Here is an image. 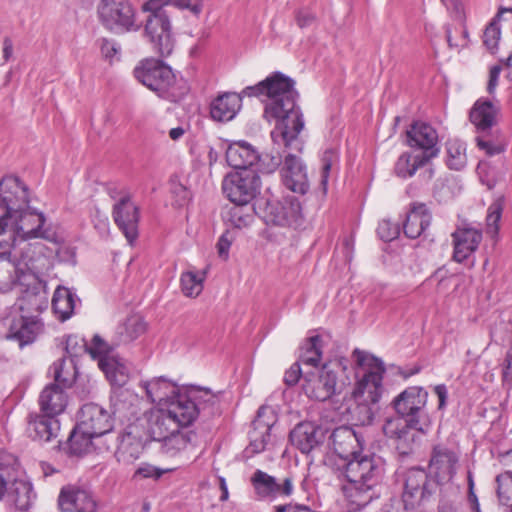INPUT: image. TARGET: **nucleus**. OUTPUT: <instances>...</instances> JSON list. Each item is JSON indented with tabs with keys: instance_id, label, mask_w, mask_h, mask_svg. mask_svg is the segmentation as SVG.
Instances as JSON below:
<instances>
[{
	"instance_id": "obj_29",
	"label": "nucleus",
	"mask_w": 512,
	"mask_h": 512,
	"mask_svg": "<svg viewBox=\"0 0 512 512\" xmlns=\"http://www.w3.org/2000/svg\"><path fill=\"white\" fill-rule=\"evenodd\" d=\"M141 386L152 403L167 407L181 392L175 382L165 377H157L150 381L142 382Z\"/></svg>"
},
{
	"instance_id": "obj_28",
	"label": "nucleus",
	"mask_w": 512,
	"mask_h": 512,
	"mask_svg": "<svg viewBox=\"0 0 512 512\" xmlns=\"http://www.w3.org/2000/svg\"><path fill=\"white\" fill-rule=\"evenodd\" d=\"M57 416L44 413L43 415L31 413L27 419V431L34 440L49 442L57 437L60 430Z\"/></svg>"
},
{
	"instance_id": "obj_55",
	"label": "nucleus",
	"mask_w": 512,
	"mask_h": 512,
	"mask_svg": "<svg viewBox=\"0 0 512 512\" xmlns=\"http://www.w3.org/2000/svg\"><path fill=\"white\" fill-rule=\"evenodd\" d=\"M120 46L113 40L102 39L100 44V50L103 57L109 61H113L118 58L120 53Z\"/></svg>"
},
{
	"instance_id": "obj_51",
	"label": "nucleus",
	"mask_w": 512,
	"mask_h": 512,
	"mask_svg": "<svg viewBox=\"0 0 512 512\" xmlns=\"http://www.w3.org/2000/svg\"><path fill=\"white\" fill-rule=\"evenodd\" d=\"M499 502L507 505L512 500V473L505 472L496 477Z\"/></svg>"
},
{
	"instance_id": "obj_6",
	"label": "nucleus",
	"mask_w": 512,
	"mask_h": 512,
	"mask_svg": "<svg viewBox=\"0 0 512 512\" xmlns=\"http://www.w3.org/2000/svg\"><path fill=\"white\" fill-rule=\"evenodd\" d=\"M356 362L362 371L354 387L343 396V402H353L363 409L362 422H371L374 417L372 406L376 405L383 393V377L386 372L384 363L374 355L356 349L354 351Z\"/></svg>"
},
{
	"instance_id": "obj_25",
	"label": "nucleus",
	"mask_w": 512,
	"mask_h": 512,
	"mask_svg": "<svg viewBox=\"0 0 512 512\" xmlns=\"http://www.w3.org/2000/svg\"><path fill=\"white\" fill-rule=\"evenodd\" d=\"M437 143L438 133L436 129L426 122H415L407 130V144L412 148L421 149L420 154L430 155L434 151L438 154Z\"/></svg>"
},
{
	"instance_id": "obj_53",
	"label": "nucleus",
	"mask_w": 512,
	"mask_h": 512,
	"mask_svg": "<svg viewBox=\"0 0 512 512\" xmlns=\"http://www.w3.org/2000/svg\"><path fill=\"white\" fill-rule=\"evenodd\" d=\"M377 234L383 241L389 242L398 237L400 230L398 225L389 220H382L378 225Z\"/></svg>"
},
{
	"instance_id": "obj_32",
	"label": "nucleus",
	"mask_w": 512,
	"mask_h": 512,
	"mask_svg": "<svg viewBox=\"0 0 512 512\" xmlns=\"http://www.w3.org/2000/svg\"><path fill=\"white\" fill-rule=\"evenodd\" d=\"M59 385L63 384L56 382L42 390L39 396V405L43 413L58 416L64 412L68 400L64 389Z\"/></svg>"
},
{
	"instance_id": "obj_64",
	"label": "nucleus",
	"mask_w": 512,
	"mask_h": 512,
	"mask_svg": "<svg viewBox=\"0 0 512 512\" xmlns=\"http://www.w3.org/2000/svg\"><path fill=\"white\" fill-rule=\"evenodd\" d=\"M468 501L471 504V508H472L473 512H481L479 501H478L477 495L475 494L474 489L468 490Z\"/></svg>"
},
{
	"instance_id": "obj_18",
	"label": "nucleus",
	"mask_w": 512,
	"mask_h": 512,
	"mask_svg": "<svg viewBox=\"0 0 512 512\" xmlns=\"http://www.w3.org/2000/svg\"><path fill=\"white\" fill-rule=\"evenodd\" d=\"M453 254L452 259L457 263L470 260L477 251L483 239L482 230L471 225L457 227L451 234Z\"/></svg>"
},
{
	"instance_id": "obj_22",
	"label": "nucleus",
	"mask_w": 512,
	"mask_h": 512,
	"mask_svg": "<svg viewBox=\"0 0 512 512\" xmlns=\"http://www.w3.org/2000/svg\"><path fill=\"white\" fill-rule=\"evenodd\" d=\"M62 512H96L97 503L90 492L76 486H65L58 497Z\"/></svg>"
},
{
	"instance_id": "obj_50",
	"label": "nucleus",
	"mask_w": 512,
	"mask_h": 512,
	"mask_svg": "<svg viewBox=\"0 0 512 512\" xmlns=\"http://www.w3.org/2000/svg\"><path fill=\"white\" fill-rule=\"evenodd\" d=\"M322 170L320 184L323 192L326 193L330 171L339 163V152L336 148L326 149L321 157Z\"/></svg>"
},
{
	"instance_id": "obj_17",
	"label": "nucleus",
	"mask_w": 512,
	"mask_h": 512,
	"mask_svg": "<svg viewBox=\"0 0 512 512\" xmlns=\"http://www.w3.org/2000/svg\"><path fill=\"white\" fill-rule=\"evenodd\" d=\"M112 216L128 242L132 244L138 236L140 213L138 205L132 201L128 192L122 193L119 200L114 203Z\"/></svg>"
},
{
	"instance_id": "obj_35",
	"label": "nucleus",
	"mask_w": 512,
	"mask_h": 512,
	"mask_svg": "<svg viewBox=\"0 0 512 512\" xmlns=\"http://www.w3.org/2000/svg\"><path fill=\"white\" fill-rule=\"evenodd\" d=\"M498 111L491 101L478 99L470 111V121L479 132L485 133L496 124Z\"/></svg>"
},
{
	"instance_id": "obj_20",
	"label": "nucleus",
	"mask_w": 512,
	"mask_h": 512,
	"mask_svg": "<svg viewBox=\"0 0 512 512\" xmlns=\"http://www.w3.org/2000/svg\"><path fill=\"white\" fill-rule=\"evenodd\" d=\"M458 455L443 445L433 448L429 462V472L439 484L450 482L456 474Z\"/></svg>"
},
{
	"instance_id": "obj_57",
	"label": "nucleus",
	"mask_w": 512,
	"mask_h": 512,
	"mask_svg": "<svg viewBox=\"0 0 512 512\" xmlns=\"http://www.w3.org/2000/svg\"><path fill=\"white\" fill-rule=\"evenodd\" d=\"M300 365L301 364L299 362H296L285 372L284 382L287 385L292 386V385H295L299 381V379L302 375V370H301Z\"/></svg>"
},
{
	"instance_id": "obj_15",
	"label": "nucleus",
	"mask_w": 512,
	"mask_h": 512,
	"mask_svg": "<svg viewBox=\"0 0 512 512\" xmlns=\"http://www.w3.org/2000/svg\"><path fill=\"white\" fill-rule=\"evenodd\" d=\"M251 485L258 500L274 501L279 497H290L294 492V481L292 477H285L282 482L257 469L250 478Z\"/></svg>"
},
{
	"instance_id": "obj_1",
	"label": "nucleus",
	"mask_w": 512,
	"mask_h": 512,
	"mask_svg": "<svg viewBox=\"0 0 512 512\" xmlns=\"http://www.w3.org/2000/svg\"><path fill=\"white\" fill-rule=\"evenodd\" d=\"M53 250L42 241L20 239L9 244V251L0 253V291L19 288L22 296L10 312L1 319L4 337L15 340L22 347L34 342L43 324L34 312L39 313L45 301L36 290L39 275L50 268Z\"/></svg>"
},
{
	"instance_id": "obj_46",
	"label": "nucleus",
	"mask_w": 512,
	"mask_h": 512,
	"mask_svg": "<svg viewBox=\"0 0 512 512\" xmlns=\"http://www.w3.org/2000/svg\"><path fill=\"white\" fill-rule=\"evenodd\" d=\"M447 163L451 169L460 170L466 164V144L459 139H450L446 143Z\"/></svg>"
},
{
	"instance_id": "obj_26",
	"label": "nucleus",
	"mask_w": 512,
	"mask_h": 512,
	"mask_svg": "<svg viewBox=\"0 0 512 512\" xmlns=\"http://www.w3.org/2000/svg\"><path fill=\"white\" fill-rule=\"evenodd\" d=\"M147 432L155 441L163 442L172 432H176L178 424L166 408L152 409L145 414Z\"/></svg>"
},
{
	"instance_id": "obj_42",
	"label": "nucleus",
	"mask_w": 512,
	"mask_h": 512,
	"mask_svg": "<svg viewBox=\"0 0 512 512\" xmlns=\"http://www.w3.org/2000/svg\"><path fill=\"white\" fill-rule=\"evenodd\" d=\"M225 220L235 228H247L255 220L254 208L249 204H234L226 211Z\"/></svg>"
},
{
	"instance_id": "obj_62",
	"label": "nucleus",
	"mask_w": 512,
	"mask_h": 512,
	"mask_svg": "<svg viewBox=\"0 0 512 512\" xmlns=\"http://www.w3.org/2000/svg\"><path fill=\"white\" fill-rule=\"evenodd\" d=\"M434 391H435V394L437 395L438 399H439V404H438V408L439 409H443L446 405V400H447V397H448V391H447V388L444 384H440V385H437L435 388H434Z\"/></svg>"
},
{
	"instance_id": "obj_19",
	"label": "nucleus",
	"mask_w": 512,
	"mask_h": 512,
	"mask_svg": "<svg viewBox=\"0 0 512 512\" xmlns=\"http://www.w3.org/2000/svg\"><path fill=\"white\" fill-rule=\"evenodd\" d=\"M332 449L342 459L348 462L363 453L365 441L361 433L351 427L336 428L331 436Z\"/></svg>"
},
{
	"instance_id": "obj_40",
	"label": "nucleus",
	"mask_w": 512,
	"mask_h": 512,
	"mask_svg": "<svg viewBox=\"0 0 512 512\" xmlns=\"http://www.w3.org/2000/svg\"><path fill=\"white\" fill-rule=\"evenodd\" d=\"M55 314L62 321L69 319L75 308V295L68 288H57L52 298Z\"/></svg>"
},
{
	"instance_id": "obj_43",
	"label": "nucleus",
	"mask_w": 512,
	"mask_h": 512,
	"mask_svg": "<svg viewBox=\"0 0 512 512\" xmlns=\"http://www.w3.org/2000/svg\"><path fill=\"white\" fill-rule=\"evenodd\" d=\"M99 368L113 385L123 386L128 380V370L126 366L115 358H101Z\"/></svg>"
},
{
	"instance_id": "obj_38",
	"label": "nucleus",
	"mask_w": 512,
	"mask_h": 512,
	"mask_svg": "<svg viewBox=\"0 0 512 512\" xmlns=\"http://www.w3.org/2000/svg\"><path fill=\"white\" fill-rule=\"evenodd\" d=\"M436 156V151L430 155L405 152L399 156L395 163V173L404 179L412 177L420 167L426 165L431 158Z\"/></svg>"
},
{
	"instance_id": "obj_36",
	"label": "nucleus",
	"mask_w": 512,
	"mask_h": 512,
	"mask_svg": "<svg viewBox=\"0 0 512 512\" xmlns=\"http://www.w3.org/2000/svg\"><path fill=\"white\" fill-rule=\"evenodd\" d=\"M431 214L425 204H414L403 224L405 235L411 239L419 237L430 225Z\"/></svg>"
},
{
	"instance_id": "obj_63",
	"label": "nucleus",
	"mask_w": 512,
	"mask_h": 512,
	"mask_svg": "<svg viewBox=\"0 0 512 512\" xmlns=\"http://www.w3.org/2000/svg\"><path fill=\"white\" fill-rule=\"evenodd\" d=\"M13 43L9 38H5L3 41V57L5 61H8L12 56Z\"/></svg>"
},
{
	"instance_id": "obj_54",
	"label": "nucleus",
	"mask_w": 512,
	"mask_h": 512,
	"mask_svg": "<svg viewBox=\"0 0 512 512\" xmlns=\"http://www.w3.org/2000/svg\"><path fill=\"white\" fill-rule=\"evenodd\" d=\"M164 471L148 463H142L134 472V479L153 478L158 479L163 475Z\"/></svg>"
},
{
	"instance_id": "obj_21",
	"label": "nucleus",
	"mask_w": 512,
	"mask_h": 512,
	"mask_svg": "<svg viewBox=\"0 0 512 512\" xmlns=\"http://www.w3.org/2000/svg\"><path fill=\"white\" fill-rule=\"evenodd\" d=\"M280 172L283 184L287 189L301 195L307 193L309 181L306 166L300 157L292 153L285 155Z\"/></svg>"
},
{
	"instance_id": "obj_47",
	"label": "nucleus",
	"mask_w": 512,
	"mask_h": 512,
	"mask_svg": "<svg viewBox=\"0 0 512 512\" xmlns=\"http://www.w3.org/2000/svg\"><path fill=\"white\" fill-rule=\"evenodd\" d=\"M477 146L488 156H495L505 151L507 142L505 138L497 133L495 136L479 135L476 137Z\"/></svg>"
},
{
	"instance_id": "obj_44",
	"label": "nucleus",
	"mask_w": 512,
	"mask_h": 512,
	"mask_svg": "<svg viewBox=\"0 0 512 512\" xmlns=\"http://www.w3.org/2000/svg\"><path fill=\"white\" fill-rule=\"evenodd\" d=\"M321 343L320 336L310 337L301 349L298 362L306 366L317 367L322 358Z\"/></svg>"
},
{
	"instance_id": "obj_34",
	"label": "nucleus",
	"mask_w": 512,
	"mask_h": 512,
	"mask_svg": "<svg viewBox=\"0 0 512 512\" xmlns=\"http://www.w3.org/2000/svg\"><path fill=\"white\" fill-rule=\"evenodd\" d=\"M162 449L169 456H175L181 452L194 450L199 444V437L193 430H176L163 442Z\"/></svg>"
},
{
	"instance_id": "obj_10",
	"label": "nucleus",
	"mask_w": 512,
	"mask_h": 512,
	"mask_svg": "<svg viewBox=\"0 0 512 512\" xmlns=\"http://www.w3.org/2000/svg\"><path fill=\"white\" fill-rule=\"evenodd\" d=\"M351 380L341 362L324 364L317 374H310L304 378L303 390L305 394L318 401H326L334 396L343 395Z\"/></svg>"
},
{
	"instance_id": "obj_58",
	"label": "nucleus",
	"mask_w": 512,
	"mask_h": 512,
	"mask_svg": "<svg viewBox=\"0 0 512 512\" xmlns=\"http://www.w3.org/2000/svg\"><path fill=\"white\" fill-rule=\"evenodd\" d=\"M501 69H502L501 65H495V66L491 67V69L489 71L487 92L490 95H493L495 93L496 87L498 85V79L500 76Z\"/></svg>"
},
{
	"instance_id": "obj_7",
	"label": "nucleus",
	"mask_w": 512,
	"mask_h": 512,
	"mask_svg": "<svg viewBox=\"0 0 512 512\" xmlns=\"http://www.w3.org/2000/svg\"><path fill=\"white\" fill-rule=\"evenodd\" d=\"M167 6L179 9H191L199 12L191 0H148L142 6L143 11L150 12L146 20L145 34L153 45V49L161 56H169L174 49V37Z\"/></svg>"
},
{
	"instance_id": "obj_2",
	"label": "nucleus",
	"mask_w": 512,
	"mask_h": 512,
	"mask_svg": "<svg viewBox=\"0 0 512 512\" xmlns=\"http://www.w3.org/2000/svg\"><path fill=\"white\" fill-rule=\"evenodd\" d=\"M242 93L247 97L266 96L265 117L276 120L271 131L273 143L292 151H302L299 134L304 129V119L296 104L298 93L291 78L276 72L257 85L244 88Z\"/></svg>"
},
{
	"instance_id": "obj_16",
	"label": "nucleus",
	"mask_w": 512,
	"mask_h": 512,
	"mask_svg": "<svg viewBox=\"0 0 512 512\" xmlns=\"http://www.w3.org/2000/svg\"><path fill=\"white\" fill-rule=\"evenodd\" d=\"M65 351L70 361V370L65 371L66 359L62 358L55 362L51 371L55 382L62 383L64 387L70 386L76 375V358L88 353L89 348L86 340L79 335H68L65 340Z\"/></svg>"
},
{
	"instance_id": "obj_13",
	"label": "nucleus",
	"mask_w": 512,
	"mask_h": 512,
	"mask_svg": "<svg viewBox=\"0 0 512 512\" xmlns=\"http://www.w3.org/2000/svg\"><path fill=\"white\" fill-rule=\"evenodd\" d=\"M97 14L102 25L113 32L138 30L135 10L129 0H100Z\"/></svg>"
},
{
	"instance_id": "obj_11",
	"label": "nucleus",
	"mask_w": 512,
	"mask_h": 512,
	"mask_svg": "<svg viewBox=\"0 0 512 512\" xmlns=\"http://www.w3.org/2000/svg\"><path fill=\"white\" fill-rule=\"evenodd\" d=\"M0 468L7 475V496L19 510H27L32 504L33 489L24 477L18 459L13 454L0 450Z\"/></svg>"
},
{
	"instance_id": "obj_14",
	"label": "nucleus",
	"mask_w": 512,
	"mask_h": 512,
	"mask_svg": "<svg viewBox=\"0 0 512 512\" xmlns=\"http://www.w3.org/2000/svg\"><path fill=\"white\" fill-rule=\"evenodd\" d=\"M86 435H92L97 441L105 445L114 446L112 434L113 421L103 407L95 403H87L82 406L79 422L76 425Z\"/></svg>"
},
{
	"instance_id": "obj_39",
	"label": "nucleus",
	"mask_w": 512,
	"mask_h": 512,
	"mask_svg": "<svg viewBox=\"0 0 512 512\" xmlns=\"http://www.w3.org/2000/svg\"><path fill=\"white\" fill-rule=\"evenodd\" d=\"M428 476L423 469L413 468L410 469L405 478L404 485V501H409L410 499L418 500L423 498L425 494L426 484H427Z\"/></svg>"
},
{
	"instance_id": "obj_59",
	"label": "nucleus",
	"mask_w": 512,
	"mask_h": 512,
	"mask_svg": "<svg viewBox=\"0 0 512 512\" xmlns=\"http://www.w3.org/2000/svg\"><path fill=\"white\" fill-rule=\"evenodd\" d=\"M315 20V17L312 13L308 11H299L296 16L297 24L301 27H307L311 25Z\"/></svg>"
},
{
	"instance_id": "obj_61",
	"label": "nucleus",
	"mask_w": 512,
	"mask_h": 512,
	"mask_svg": "<svg viewBox=\"0 0 512 512\" xmlns=\"http://www.w3.org/2000/svg\"><path fill=\"white\" fill-rule=\"evenodd\" d=\"M503 380H510L512 383V350L506 353L505 364L503 368Z\"/></svg>"
},
{
	"instance_id": "obj_45",
	"label": "nucleus",
	"mask_w": 512,
	"mask_h": 512,
	"mask_svg": "<svg viewBox=\"0 0 512 512\" xmlns=\"http://www.w3.org/2000/svg\"><path fill=\"white\" fill-rule=\"evenodd\" d=\"M508 11L512 12V9H500L484 31L483 43L491 53H495L498 49V44L501 37V29L499 22L502 18V15Z\"/></svg>"
},
{
	"instance_id": "obj_27",
	"label": "nucleus",
	"mask_w": 512,
	"mask_h": 512,
	"mask_svg": "<svg viewBox=\"0 0 512 512\" xmlns=\"http://www.w3.org/2000/svg\"><path fill=\"white\" fill-rule=\"evenodd\" d=\"M270 411L269 407H260L258 409L257 417L253 422V429L249 433L250 443L244 450V454L248 458L266 449L270 440V431L273 423L264 421L263 417Z\"/></svg>"
},
{
	"instance_id": "obj_48",
	"label": "nucleus",
	"mask_w": 512,
	"mask_h": 512,
	"mask_svg": "<svg viewBox=\"0 0 512 512\" xmlns=\"http://www.w3.org/2000/svg\"><path fill=\"white\" fill-rule=\"evenodd\" d=\"M146 330V324L139 315H131L119 327V333L124 341H132L138 338Z\"/></svg>"
},
{
	"instance_id": "obj_8",
	"label": "nucleus",
	"mask_w": 512,
	"mask_h": 512,
	"mask_svg": "<svg viewBox=\"0 0 512 512\" xmlns=\"http://www.w3.org/2000/svg\"><path fill=\"white\" fill-rule=\"evenodd\" d=\"M220 394L210 389L190 387L181 391L167 407L179 427L191 425L201 413L214 416L220 412Z\"/></svg>"
},
{
	"instance_id": "obj_56",
	"label": "nucleus",
	"mask_w": 512,
	"mask_h": 512,
	"mask_svg": "<svg viewBox=\"0 0 512 512\" xmlns=\"http://www.w3.org/2000/svg\"><path fill=\"white\" fill-rule=\"evenodd\" d=\"M409 501L402 499H392L388 503L384 504L381 512H409Z\"/></svg>"
},
{
	"instance_id": "obj_37",
	"label": "nucleus",
	"mask_w": 512,
	"mask_h": 512,
	"mask_svg": "<svg viewBox=\"0 0 512 512\" xmlns=\"http://www.w3.org/2000/svg\"><path fill=\"white\" fill-rule=\"evenodd\" d=\"M68 453L80 456L87 453L92 446L99 451L111 450V445H105L101 441H97L92 435L84 434L78 426H76L68 438Z\"/></svg>"
},
{
	"instance_id": "obj_33",
	"label": "nucleus",
	"mask_w": 512,
	"mask_h": 512,
	"mask_svg": "<svg viewBox=\"0 0 512 512\" xmlns=\"http://www.w3.org/2000/svg\"><path fill=\"white\" fill-rule=\"evenodd\" d=\"M117 441L115 456L118 462L132 463L137 460L143 452V443L140 437L133 434L132 431H125L117 437L114 436V442Z\"/></svg>"
},
{
	"instance_id": "obj_31",
	"label": "nucleus",
	"mask_w": 512,
	"mask_h": 512,
	"mask_svg": "<svg viewBox=\"0 0 512 512\" xmlns=\"http://www.w3.org/2000/svg\"><path fill=\"white\" fill-rule=\"evenodd\" d=\"M259 159L256 149L245 141L233 142L226 150L227 163L238 171L249 170L248 167L257 163Z\"/></svg>"
},
{
	"instance_id": "obj_41",
	"label": "nucleus",
	"mask_w": 512,
	"mask_h": 512,
	"mask_svg": "<svg viewBox=\"0 0 512 512\" xmlns=\"http://www.w3.org/2000/svg\"><path fill=\"white\" fill-rule=\"evenodd\" d=\"M207 277V271L188 270L182 272L180 276V286L186 297L195 298L201 294L204 288V282Z\"/></svg>"
},
{
	"instance_id": "obj_52",
	"label": "nucleus",
	"mask_w": 512,
	"mask_h": 512,
	"mask_svg": "<svg viewBox=\"0 0 512 512\" xmlns=\"http://www.w3.org/2000/svg\"><path fill=\"white\" fill-rule=\"evenodd\" d=\"M88 348L90 356L93 359H97L98 362L101 358H112L109 355V345L99 335H95L93 337L91 344L88 345Z\"/></svg>"
},
{
	"instance_id": "obj_60",
	"label": "nucleus",
	"mask_w": 512,
	"mask_h": 512,
	"mask_svg": "<svg viewBox=\"0 0 512 512\" xmlns=\"http://www.w3.org/2000/svg\"><path fill=\"white\" fill-rule=\"evenodd\" d=\"M231 246V241L226 237V235H222L217 243L218 253L220 257L227 258L229 249Z\"/></svg>"
},
{
	"instance_id": "obj_23",
	"label": "nucleus",
	"mask_w": 512,
	"mask_h": 512,
	"mask_svg": "<svg viewBox=\"0 0 512 512\" xmlns=\"http://www.w3.org/2000/svg\"><path fill=\"white\" fill-rule=\"evenodd\" d=\"M289 439L301 453L308 454L324 442L325 432L319 425L306 421L291 430Z\"/></svg>"
},
{
	"instance_id": "obj_5",
	"label": "nucleus",
	"mask_w": 512,
	"mask_h": 512,
	"mask_svg": "<svg viewBox=\"0 0 512 512\" xmlns=\"http://www.w3.org/2000/svg\"><path fill=\"white\" fill-rule=\"evenodd\" d=\"M385 468L384 458L374 453H361L345 463L342 475L346 482L341 490L350 512L359 511L378 497L375 488L382 481Z\"/></svg>"
},
{
	"instance_id": "obj_12",
	"label": "nucleus",
	"mask_w": 512,
	"mask_h": 512,
	"mask_svg": "<svg viewBox=\"0 0 512 512\" xmlns=\"http://www.w3.org/2000/svg\"><path fill=\"white\" fill-rule=\"evenodd\" d=\"M260 188L261 180L254 170L230 172L222 181V191L233 204H250Z\"/></svg>"
},
{
	"instance_id": "obj_9",
	"label": "nucleus",
	"mask_w": 512,
	"mask_h": 512,
	"mask_svg": "<svg viewBox=\"0 0 512 512\" xmlns=\"http://www.w3.org/2000/svg\"><path fill=\"white\" fill-rule=\"evenodd\" d=\"M136 79L159 97L170 102L180 101L187 93L182 80H177L172 69L162 61L146 59L134 69Z\"/></svg>"
},
{
	"instance_id": "obj_4",
	"label": "nucleus",
	"mask_w": 512,
	"mask_h": 512,
	"mask_svg": "<svg viewBox=\"0 0 512 512\" xmlns=\"http://www.w3.org/2000/svg\"><path fill=\"white\" fill-rule=\"evenodd\" d=\"M427 399V391L422 387L412 386L406 388L392 401L398 416L386 419L383 433L395 440L396 448L402 455L408 454L412 449L416 438L413 430L426 433L431 426L425 411Z\"/></svg>"
},
{
	"instance_id": "obj_3",
	"label": "nucleus",
	"mask_w": 512,
	"mask_h": 512,
	"mask_svg": "<svg viewBox=\"0 0 512 512\" xmlns=\"http://www.w3.org/2000/svg\"><path fill=\"white\" fill-rule=\"evenodd\" d=\"M28 187L15 176L0 181V236L8 240L44 239L58 244L60 236L50 227L44 228L45 215L29 205Z\"/></svg>"
},
{
	"instance_id": "obj_30",
	"label": "nucleus",
	"mask_w": 512,
	"mask_h": 512,
	"mask_svg": "<svg viewBox=\"0 0 512 512\" xmlns=\"http://www.w3.org/2000/svg\"><path fill=\"white\" fill-rule=\"evenodd\" d=\"M243 93L225 92L216 97L210 104L211 117L219 122L232 120L240 111Z\"/></svg>"
},
{
	"instance_id": "obj_24",
	"label": "nucleus",
	"mask_w": 512,
	"mask_h": 512,
	"mask_svg": "<svg viewBox=\"0 0 512 512\" xmlns=\"http://www.w3.org/2000/svg\"><path fill=\"white\" fill-rule=\"evenodd\" d=\"M300 216V205L294 199L268 200L264 211L267 224L289 226L297 222Z\"/></svg>"
},
{
	"instance_id": "obj_49",
	"label": "nucleus",
	"mask_w": 512,
	"mask_h": 512,
	"mask_svg": "<svg viewBox=\"0 0 512 512\" xmlns=\"http://www.w3.org/2000/svg\"><path fill=\"white\" fill-rule=\"evenodd\" d=\"M503 213V201L497 199L487 209L486 233L492 238H497L499 233V222Z\"/></svg>"
}]
</instances>
